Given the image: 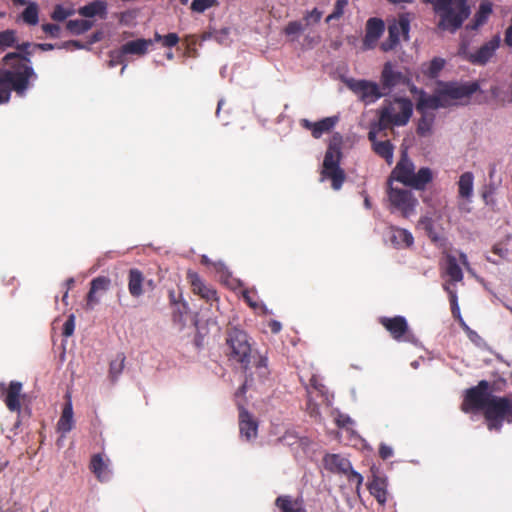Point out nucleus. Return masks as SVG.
Here are the masks:
<instances>
[{"label":"nucleus","instance_id":"nucleus-63","mask_svg":"<svg viewBox=\"0 0 512 512\" xmlns=\"http://www.w3.org/2000/svg\"><path fill=\"white\" fill-rule=\"evenodd\" d=\"M30 47H31V43H29V42H24L22 44H19V45H17V50L19 51L18 53L29 52Z\"/></svg>","mask_w":512,"mask_h":512},{"label":"nucleus","instance_id":"nucleus-32","mask_svg":"<svg viewBox=\"0 0 512 512\" xmlns=\"http://www.w3.org/2000/svg\"><path fill=\"white\" fill-rule=\"evenodd\" d=\"M492 13V6L489 2L481 3L479 10L476 12L474 19L467 25V29L476 30L482 26Z\"/></svg>","mask_w":512,"mask_h":512},{"label":"nucleus","instance_id":"nucleus-3","mask_svg":"<svg viewBox=\"0 0 512 512\" xmlns=\"http://www.w3.org/2000/svg\"><path fill=\"white\" fill-rule=\"evenodd\" d=\"M37 79L33 67L27 64L13 65L8 69H0V104L7 103L11 91H15L20 97L26 95L31 86V81Z\"/></svg>","mask_w":512,"mask_h":512},{"label":"nucleus","instance_id":"nucleus-29","mask_svg":"<svg viewBox=\"0 0 512 512\" xmlns=\"http://www.w3.org/2000/svg\"><path fill=\"white\" fill-rule=\"evenodd\" d=\"M89 468L99 481L108 480L110 474L108 464L104 461L101 454L92 456Z\"/></svg>","mask_w":512,"mask_h":512},{"label":"nucleus","instance_id":"nucleus-51","mask_svg":"<svg viewBox=\"0 0 512 512\" xmlns=\"http://www.w3.org/2000/svg\"><path fill=\"white\" fill-rule=\"evenodd\" d=\"M75 330V316L71 314L68 316L67 320L63 325L62 335L65 337H70L73 335Z\"/></svg>","mask_w":512,"mask_h":512},{"label":"nucleus","instance_id":"nucleus-33","mask_svg":"<svg viewBox=\"0 0 512 512\" xmlns=\"http://www.w3.org/2000/svg\"><path fill=\"white\" fill-rule=\"evenodd\" d=\"M446 274L452 282L463 280V272L455 256L448 254L446 256Z\"/></svg>","mask_w":512,"mask_h":512},{"label":"nucleus","instance_id":"nucleus-14","mask_svg":"<svg viewBox=\"0 0 512 512\" xmlns=\"http://www.w3.org/2000/svg\"><path fill=\"white\" fill-rule=\"evenodd\" d=\"M127 286L129 294L133 298H140L145 292V287L154 290L155 282L152 279H146L138 268H131L128 271Z\"/></svg>","mask_w":512,"mask_h":512},{"label":"nucleus","instance_id":"nucleus-52","mask_svg":"<svg viewBox=\"0 0 512 512\" xmlns=\"http://www.w3.org/2000/svg\"><path fill=\"white\" fill-rule=\"evenodd\" d=\"M322 12L317 8L307 12L304 16V20L306 21V25L310 23H318L321 20Z\"/></svg>","mask_w":512,"mask_h":512},{"label":"nucleus","instance_id":"nucleus-22","mask_svg":"<svg viewBox=\"0 0 512 512\" xmlns=\"http://www.w3.org/2000/svg\"><path fill=\"white\" fill-rule=\"evenodd\" d=\"M323 465L331 473L343 475L352 465L348 458L340 454H326L323 457Z\"/></svg>","mask_w":512,"mask_h":512},{"label":"nucleus","instance_id":"nucleus-24","mask_svg":"<svg viewBox=\"0 0 512 512\" xmlns=\"http://www.w3.org/2000/svg\"><path fill=\"white\" fill-rule=\"evenodd\" d=\"M66 398L67 401L63 406L61 416L57 422V431L63 436L69 433L74 428L75 424L71 398L69 395H67Z\"/></svg>","mask_w":512,"mask_h":512},{"label":"nucleus","instance_id":"nucleus-26","mask_svg":"<svg viewBox=\"0 0 512 512\" xmlns=\"http://www.w3.org/2000/svg\"><path fill=\"white\" fill-rule=\"evenodd\" d=\"M275 506L279 509V512H307L303 500L291 495L278 496L275 500Z\"/></svg>","mask_w":512,"mask_h":512},{"label":"nucleus","instance_id":"nucleus-43","mask_svg":"<svg viewBox=\"0 0 512 512\" xmlns=\"http://www.w3.org/2000/svg\"><path fill=\"white\" fill-rule=\"evenodd\" d=\"M74 13H75L74 9L65 8L62 5L58 4L54 7V9L51 13V18L54 21L60 22V21H64L69 16H72Z\"/></svg>","mask_w":512,"mask_h":512},{"label":"nucleus","instance_id":"nucleus-37","mask_svg":"<svg viewBox=\"0 0 512 512\" xmlns=\"http://www.w3.org/2000/svg\"><path fill=\"white\" fill-rule=\"evenodd\" d=\"M339 122L338 116L326 117L318 122L310 123L308 120L303 119L302 125L304 128H316V129H329L334 128Z\"/></svg>","mask_w":512,"mask_h":512},{"label":"nucleus","instance_id":"nucleus-40","mask_svg":"<svg viewBox=\"0 0 512 512\" xmlns=\"http://www.w3.org/2000/svg\"><path fill=\"white\" fill-rule=\"evenodd\" d=\"M110 286L111 280L106 276H98L94 278L90 283L92 293L106 292L107 290H109Z\"/></svg>","mask_w":512,"mask_h":512},{"label":"nucleus","instance_id":"nucleus-61","mask_svg":"<svg viewBox=\"0 0 512 512\" xmlns=\"http://www.w3.org/2000/svg\"><path fill=\"white\" fill-rule=\"evenodd\" d=\"M269 328L271 330L272 333H279L282 326H281V323L276 321V320H272L270 323H269Z\"/></svg>","mask_w":512,"mask_h":512},{"label":"nucleus","instance_id":"nucleus-35","mask_svg":"<svg viewBox=\"0 0 512 512\" xmlns=\"http://www.w3.org/2000/svg\"><path fill=\"white\" fill-rule=\"evenodd\" d=\"M30 56H31V51L26 52V53L11 52V53L6 54L3 57V62L6 65H9L10 67H12L13 65H19V64H27L30 67H32Z\"/></svg>","mask_w":512,"mask_h":512},{"label":"nucleus","instance_id":"nucleus-48","mask_svg":"<svg viewBox=\"0 0 512 512\" xmlns=\"http://www.w3.org/2000/svg\"><path fill=\"white\" fill-rule=\"evenodd\" d=\"M348 5V0H337L333 12L327 17L326 21L329 22L334 19H339L344 14V9Z\"/></svg>","mask_w":512,"mask_h":512},{"label":"nucleus","instance_id":"nucleus-13","mask_svg":"<svg viewBox=\"0 0 512 512\" xmlns=\"http://www.w3.org/2000/svg\"><path fill=\"white\" fill-rule=\"evenodd\" d=\"M388 198L391 205L399 210L403 217H409L415 210L417 199L406 189L394 188L389 185Z\"/></svg>","mask_w":512,"mask_h":512},{"label":"nucleus","instance_id":"nucleus-50","mask_svg":"<svg viewBox=\"0 0 512 512\" xmlns=\"http://www.w3.org/2000/svg\"><path fill=\"white\" fill-rule=\"evenodd\" d=\"M298 435L294 431H286L278 441L284 445L292 446L298 442Z\"/></svg>","mask_w":512,"mask_h":512},{"label":"nucleus","instance_id":"nucleus-10","mask_svg":"<svg viewBox=\"0 0 512 512\" xmlns=\"http://www.w3.org/2000/svg\"><path fill=\"white\" fill-rule=\"evenodd\" d=\"M439 90L444 104L447 106L450 101L469 99L479 90V84L477 82H446L441 85Z\"/></svg>","mask_w":512,"mask_h":512},{"label":"nucleus","instance_id":"nucleus-20","mask_svg":"<svg viewBox=\"0 0 512 512\" xmlns=\"http://www.w3.org/2000/svg\"><path fill=\"white\" fill-rule=\"evenodd\" d=\"M239 408V431L240 436L247 441L254 439L258 434V421L253 415L243 407L240 403L237 404Z\"/></svg>","mask_w":512,"mask_h":512},{"label":"nucleus","instance_id":"nucleus-47","mask_svg":"<svg viewBox=\"0 0 512 512\" xmlns=\"http://www.w3.org/2000/svg\"><path fill=\"white\" fill-rule=\"evenodd\" d=\"M217 0H193L191 3V10L197 13H203L205 10L216 6Z\"/></svg>","mask_w":512,"mask_h":512},{"label":"nucleus","instance_id":"nucleus-34","mask_svg":"<svg viewBox=\"0 0 512 512\" xmlns=\"http://www.w3.org/2000/svg\"><path fill=\"white\" fill-rule=\"evenodd\" d=\"M22 21L30 26H35L39 22V7L35 2H29L27 7L20 15Z\"/></svg>","mask_w":512,"mask_h":512},{"label":"nucleus","instance_id":"nucleus-17","mask_svg":"<svg viewBox=\"0 0 512 512\" xmlns=\"http://www.w3.org/2000/svg\"><path fill=\"white\" fill-rule=\"evenodd\" d=\"M187 280L191 285L192 292L200 296L207 303L212 305L214 302L217 303L219 301L217 291L212 286L207 285L201 279L198 273L194 271H188Z\"/></svg>","mask_w":512,"mask_h":512},{"label":"nucleus","instance_id":"nucleus-23","mask_svg":"<svg viewBox=\"0 0 512 512\" xmlns=\"http://www.w3.org/2000/svg\"><path fill=\"white\" fill-rule=\"evenodd\" d=\"M383 130H369L368 138L372 142L373 150L377 155L384 158L388 164L393 161V145L389 140L376 141V137Z\"/></svg>","mask_w":512,"mask_h":512},{"label":"nucleus","instance_id":"nucleus-44","mask_svg":"<svg viewBox=\"0 0 512 512\" xmlns=\"http://www.w3.org/2000/svg\"><path fill=\"white\" fill-rule=\"evenodd\" d=\"M124 354L117 355V358L110 363L109 373L112 379H116L124 368Z\"/></svg>","mask_w":512,"mask_h":512},{"label":"nucleus","instance_id":"nucleus-27","mask_svg":"<svg viewBox=\"0 0 512 512\" xmlns=\"http://www.w3.org/2000/svg\"><path fill=\"white\" fill-rule=\"evenodd\" d=\"M78 13L87 18H92L94 16L105 18L107 13V3L102 0H95L79 8Z\"/></svg>","mask_w":512,"mask_h":512},{"label":"nucleus","instance_id":"nucleus-4","mask_svg":"<svg viewBox=\"0 0 512 512\" xmlns=\"http://www.w3.org/2000/svg\"><path fill=\"white\" fill-rule=\"evenodd\" d=\"M430 4L440 20L438 27L451 33L456 32L463 25L471 13L467 0H421Z\"/></svg>","mask_w":512,"mask_h":512},{"label":"nucleus","instance_id":"nucleus-57","mask_svg":"<svg viewBox=\"0 0 512 512\" xmlns=\"http://www.w3.org/2000/svg\"><path fill=\"white\" fill-rule=\"evenodd\" d=\"M96 293H92V289L90 288L87 298H86V309L92 310L96 304L99 303V299L95 297Z\"/></svg>","mask_w":512,"mask_h":512},{"label":"nucleus","instance_id":"nucleus-21","mask_svg":"<svg viewBox=\"0 0 512 512\" xmlns=\"http://www.w3.org/2000/svg\"><path fill=\"white\" fill-rule=\"evenodd\" d=\"M379 323L396 341H402L409 330L407 320L403 316L381 317Z\"/></svg>","mask_w":512,"mask_h":512},{"label":"nucleus","instance_id":"nucleus-45","mask_svg":"<svg viewBox=\"0 0 512 512\" xmlns=\"http://www.w3.org/2000/svg\"><path fill=\"white\" fill-rule=\"evenodd\" d=\"M16 42V31L5 30L0 32V48L12 47Z\"/></svg>","mask_w":512,"mask_h":512},{"label":"nucleus","instance_id":"nucleus-15","mask_svg":"<svg viewBox=\"0 0 512 512\" xmlns=\"http://www.w3.org/2000/svg\"><path fill=\"white\" fill-rule=\"evenodd\" d=\"M380 82L383 90L390 91L397 86L408 85L409 77L402 71L395 69L391 62H386L381 72Z\"/></svg>","mask_w":512,"mask_h":512},{"label":"nucleus","instance_id":"nucleus-30","mask_svg":"<svg viewBox=\"0 0 512 512\" xmlns=\"http://www.w3.org/2000/svg\"><path fill=\"white\" fill-rule=\"evenodd\" d=\"M474 176L472 172H464L458 180V194L462 199L469 200L473 195Z\"/></svg>","mask_w":512,"mask_h":512},{"label":"nucleus","instance_id":"nucleus-59","mask_svg":"<svg viewBox=\"0 0 512 512\" xmlns=\"http://www.w3.org/2000/svg\"><path fill=\"white\" fill-rule=\"evenodd\" d=\"M336 424L340 428L347 427L349 424H352V420L348 416L340 415L336 419Z\"/></svg>","mask_w":512,"mask_h":512},{"label":"nucleus","instance_id":"nucleus-54","mask_svg":"<svg viewBox=\"0 0 512 512\" xmlns=\"http://www.w3.org/2000/svg\"><path fill=\"white\" fill-rule=\"evenodd\" d=\"M179 42V36L176 33H168L167 35L163 36V43L162 45L164 47L172 48L176 46Z\"/></svg>","mask_w":512,"mask_h":512},{"label":"nucleus","instance_id":"nucleus-28","mask_svg":"<svg viewBox=\"0 0 512 512\" xmlns=\"http://www.w3.org/2000/svg\"><path fill=\"white\" fill-rule=\"evenodd\" d=\"M306 391L309 397V401L312 399V394L315 392L317 397L321 398L323 403L329 402V394L326 386L321 382L319 377L313 374L309 380V385L306 387Z\"/></svg>","mask_w":512,"mask_h":512},{"label":"nucleus","instance_id":"nucleus-25","mask_svg":"<svg viewBox=\"0 0 512 512\" xmlns=\"http://www.w3.org/2000/svg\"><path fill=\"white\" fill-rule=\"evenodd\" d=\"M389 241L397 249L409 248L414 243L412 234L403 228L390 227Z\"/></svg>","mask_w":512,"mask_h":512},{"label":"nucleus","instance_id":"nucleus-58","mask_svg":"<svg viewBox=\"0 0 512 512\" xmlns=\"http://www.w3.org/2000/svg\"><path fill=\"white\" fill-rule=\"evenodd\" d=\"M62 47L65 49H82L84 48V44L77 40H69L63 43Z\"/></svg>","mask_w":512,"mask_h":512},{"label":"nucleus","instance_id":"nucleus-64","mask_svg":"<svg viewBox=\"0 0 512 512\" xmlns=\"http://www.w3.org/2000/svg\"><path fill=\"white\" fill-rule=\"evenodd\" d=\"M494 195V193H490V184H488L486 187H485V190L483 191L482 193V197L483 199L485 200V202L488 204L489 203V198L492 197Z\"/></svg>","mask_w":512,"mask_h":512},{"label":"nucleus","instance_id":"nucleus-62","mask_svg":"<svg viewBox=\"0 0 512 512\" xmlns=\"http://www.w3.org/2000/svg\"><path fill=\"white\" fill-rule=\"evenodd\" d=\"M34 47L38 48L42 51H50L55 48V45L51 44V43H38V44H35Z\"/></svg>","mask_w":512,"mask_h":512},{"label":"nucleus","instance_id":"nucleus-6","mask_svg":"<svg viewBox=\"0 0 512 512\" xmlns=\"http://www.w3.org/2000/svg\"><path fill=\"white\" fill-rule=\"evenodd\" d=\"M396 180L416 190H424L432 180L433 174L430 168L422 167L415 172L413 162L408 159L406 152H403L400 160L392 170L389 183Z\"/></svg>","mask_w":512,"mask_h":512},{"label":"nucleus","instance_id":"nucleus-36","mask_svg":"<svg viewBox=\"0 0 512 512\" xmlns=\"http://www.w3.org/2000/svg\"><path fill=\"white\" fill-rule=\"evenodd\" d=\"M93 23L90 20L76 19L69 20L66 24V28L74 35H80L91 29Z\"/></svg>","mask_w":512,"mask_h":512},{"label":"nucleus","instance_id":"nucleus-55","mask_svg":"<svg viewBox=\"0 0 512 512\" xmlns=\"http://www.w3.org/2000/svg\"><path fill=\"white\" fill-rule=\"evenodd\" d=\"M125 53H123V50H119V51H114V52H111L110 54V61H109V66L110 67H114L118 64H121L123 62V57H124Z\"/></svg>","mask_w":512,"mask_h":512},{"label":"nucleus","instance_id":"nucleus-41","mask_svg":"<svg viewBox=\"0 0 512 512\" xmlns=\"http://www.w3.org/2000/svg\"><path fill=\"white\" fill-rule=\"evenodd\" d=\"M445 291L449 294V301L451 306V313L455 319H458L462 324H464V321L461 317L460 308L458 305V298L457 294L454 290H451L448 286H444Z\"/></svg>","mask_w":512,"mask_h":512},{"label":"nucleus","instance_id":"nucleus-56","mask_svg":"<svg viewBox=\"0 0 512 512\" xmlns=\"http://www.w3.org/2000/svg\"><path fill=\"white\" fill-rule=\"evenodd\" d=\"M379 456L383 460H387L393 456V449L390 446L382 443L379 447Z\"/></svg>","mask_w":512,"mask_h":512},{"label":"nucleus","instance_id":"nucleus-9","mask_svg":"<svg viewBox=\"0 0 512 512\" xmlns=\"http://www.w3.org/2000/svg\"><path fill=\"white\" fill-rule=\"evenodd\" d=\"M444 106L440 90H438L437 95H428L422 91L416 104V111L421 115L417 128H430L433 121V114L431 112Z\"/></svg>","mask_w":512,"mask_h":512},{"label":"nucleus","instance_id":"nucleus-53","mask_svg":"<svg viewBox=\"0 0 512 512\" xmlns=\"http://www.w3.org/2000/svg\"><path fill=\"white\" fill-rule=\"evenodd\" d=\"M42 30L49 34L53 38H58L60 36V26L57 24L45 23L41 26Z\"/></svg>","mask_w":512,"mask_h":512},{"label":"nucleus","instance_id":"nucleus-49","mask_svg":"<svg viewBox=\"0 0 512 512\" xmlns=\"http://www.w3.org/2000/svg\"><path fill=\"white\" fill-rule=\"evenodd\" d=\"M304 30V26L300 21H291L284 28V33L286 35H295L299 34Z\"/></svg>","mask_w":512,"mask_h":512},{"label":"nucleus","instance_id":"nucleus-5","mask_svg":"<svg viewBox=\"0 0 512 512\" xmlns=\"http://www.w3.org/2000/svg\"><path fill=\"white\" fill-rule=\"evenodd\" d=\"M342 145L343 137L338 132L334 133L329 140L320 170V181L330 180L334 190H340L346 180L345 171L340 167Z\"/></svg>","mask_w":512,"mask_h":512},{"label":"nucleus","instance_id":"nucleus-39","mask_svg":"<svg viewBox=\"0 0 512 512\" xmlns=\"http://www.w3.org/2000/svg\"><path fill=\"white\" fill-rule=\"evenodd\" d=\"M243 374H244V377H245V380L243 382V384L237 389V391L235 392V397L236 398H239V397H242L245 395V393L247 392V389L248 387H250L254 380L257 378L258 380H260L256 373H255V370L252 369V370H249V371H242Z\"/></svg>","mask_w":512,"mask_h":512},{"label":"nucleus","instance_id":"nucleus-60","mask_svg":"<svg viewBox=\"0 0 512 512\" xmlns=\"http://www.w3.org/2000/svg\"><path fill=\"white\" fill-rule=\"evenodd\" d=\"M504 42L508 47L512 48V17H511V23L505 31Z\"/></svg>","mask_w":512,"mask_h":512},{"label":"nucleus","instance_id":"nucleus-31","mask_svg":"<svg viewBox=\"0 0 512 512\" xmlns=\"http://www.w3.org/2000/svg\"><path fill=\"white\" fill-rule=\"evenodd\" d=\"M152 45L151 39H137L133 41H129L126 44H124L121 48L123 50V53L126 54H135V55H144L148 47Z\"/></svg>","mask_w":512,"mask_h":512},{"label":"nucleus","instance_id":"nucleus-12","mask_svg":"<svg viewBox=\"0 0 512 512\" xmlns=\"http://www.w3.org/2000/svg\"><path fill=\"white\" fill-rule=\"evenodd\" d=\"M410 30V20L407 15H400L398 20L390 23L388 26V37L381 43V50L389 52L394 50L400 43V37L404 40L408 39Z\"/></svg>","mask_w":512,"mask_h":512},{"label":"nucleus","instance_id":"nucleus-1","mask_svg":"<svg viewBox=\"0 0 512 512\" xmlns=\"http://www.w3.org/2000/svg\"><path fill=\"white\" fill-rule=\"evenodd\" d=\"M512 400L492 394V388L487 380H481L474 387L465 391L461 404L464 413L482 411L488 422L489 430H499L502 422L510 417Z\"/></svg>","mask_w":512,"mask_h":512},{"label":"nucleus","instance_id":"nucleus-16","mask_svg":"<svg viewBox=\"0 0 512 512\" xmlns=\"http://www.w3.org/2000/svg\"><path fill=\"white\" fill-rule=\"evenodd\" d=\"M385 30V23L377 17L369 18L366 22L365 35L362 41V50H372L376 47Z\"/></svg>","mask_w":512,"mask_h":512},{"label":"nucleus","instance_id":"nucleus-18","mask_svg":"<svg viewBox=\"0 0 512 512\" xmlns=\"http://www.w3.org/2000/svg\"><path fill=\"white\" fill-rule=\"evenodd\" d=\"M0 391L4 395V403L9 411H21V399L24 398L22 394V383L18 381H11L8 387L4 383L0 384Z\"/></svg>","mask_w":512,"mask_h":512},{"label":"nucleus","instance_id":"nucleus-7","mask_svg":"<svg viewBox=\"0 0 512 512\" xmlns=\"http://www.w3.org/2000/svg\"><path fill=\"white\" fill-rule=\"evenodd\" d=\"M412 112L413 104L409 99L396 98L393 101H385L379 110L378 128L404 126L408 123Z\"/></svg>","mask_w":512,"mask_h":512},{"label":"nucleus","instance_id":"nucleus-8","mask_svg":"<svg viewBox=\"0 0 512 512\" xmlns=\"http://www.w3.org/2000/svg\"><path fill=\"white\" fill-rule=\"evenodd\" d=\"M500 44L501 38L498 34L494 35L489 41L483 43L475 51H470L469 44L463 41L459 45L457 54L463 60L472 65L485 66L495 56Z\"/></svg>","mask_w":512,"mask_h":512},{"label":"nucleus","instance_id":"nucleus-19","mask_svg":"<svg viewBox=\"0 0 512 512\" xmlns=\"http://www.w3.org/2000/svg\"><path fill=\"white\" fill-rule=\"evenodd\" d=\"M370 472L372 479L368 482L367 488L378 503L384 505L387 501V479L380 475L379 468L374 465Z\"/></svg>","mask_w":512,"mask_h":512},{"label":"nucleus","instance_id":"nucleus-38","mask_svg":"<svg viewBox=\"0 0 512 512\" xmlns=\"http://www.w3.org/2000/svg\"><path fill=\"white\" fill-rule=\"evenodd\" d=\"M445 63L446 62L443 58L434 57L424 70L425 75L432 79L438 77L439 73L444 68Z\"/></svg>","mask_w":512,"mask_h":512},{"label":"nucleus","instance_id":"nucleus-42","mask_svg":"<svg viewBox=\"0 0 512 512\" xmlns=\"http://www.w3.org/2000/svg\"><path fill=\"white\" fill-rule=\"evenodd\" d=\"M343 476L346 477V479L350 485H355L356 492L359 494L360 489L363 484V480H364L363 476L360 473H358L357 471H355L353 469L352 465L347 470V472H345V474H343Z\"/></svg>","mask_w":512,"mask_h":512},{"label":"nucleus","instance_id":"nucleus-11","mask_svg":"<svg viewBox=\"0 0 512 512\" xmlns=\"http://www.w3.org/2000/svg\"><path fill=\"white\" fill-rule=\"evenodd\" d=\"M346 85L366 105L376 102L385 95L377 83L369 80L349 79Z\"/></svg>","mask_w":512,"mask_h":512},{"label":"nucleus","instance_id":"nucleus-46","mask_svg":"<svg viewBox=\"0 0 512 512\" xmlns=\"http://www.w3.org/2000/svg\"><path fill=\"white\" fill-rule=\"evenodd\" d=\"M496 172H497V164L496 163H491L489 165V172H488L489 184H490V193H495V191L498 189V187L502 183V178L501 177H496Z\"/></svg>","mask_w":512,"mask_h":512},{"label":"nucleus","instance_id":"nucleus-2","mask_svg":"<svg viewBox=\"0 0 512 512\" xmlns=\"http://www.w3.org/2000/svg\"><path fill=\"white\" fill-rule=\"evenodd\" d=\"M224 353L228 361L241 371L254 369L260 381L268 374L267 358L252 348L248 334L236 327H227Z\"/></svg>","mask_w":512,"mask_h":512}]
</instances>
